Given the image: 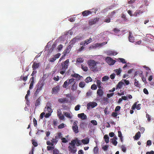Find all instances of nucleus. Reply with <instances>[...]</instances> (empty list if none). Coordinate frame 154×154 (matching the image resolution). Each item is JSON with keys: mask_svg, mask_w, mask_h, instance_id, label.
<instances>
[{"mask_svg": "<svg viewBox=\"0 0 154 154\" xmlns=\"http://www.w3.org/2000/svg\"><path fill=\"white\" fill-rule=\"evenodd\" d=\"M88 63L91 70L93 72L97 71L98 70L97 64H100L99 62H96L94 60H89L88 61Z\"/></svg>", "mask_w": 154, "mask_h": 154, "instance_id": "1", "label": "nucleus"}, {"mask_svg": "<svg viewBox=\"0 0 154 154\" xmlns=\"http://www.w3.org/2000/svg\"><path fill=\"white\" fill-rule=\"evenodd\" d=\"M69 59H67L63 63H61V67L60 69V73L61 74H63L66 72V69L68 68Z\"/></svg>", "mask_w": 154, "mask_h": 154, "instance_id": "2", "label": "nucleus"}, {"mask_svg": "<svg viewBox=\"0 0 154 154\" xmlns=\"http://www.w3.org/2000/svg\"><path fill=\"white\" fill-rule=\"evenodd\" d=\"M73 80H75V79L73 78H72L69 79H67L63 85L62 86L63 88H66L68 86L69 84H72Z\"/></svg>", "mask_w": 154, "mask_h": 154, "instance_id": "3", "label": "nucleus"}, {"mask_svg": "<svg viewBox=\"0 0 154 154\" xmlns=\"http://www.w3.org/2000/svg\"><path fill=\"white\" fill-rule=\"evenodd\" d=\"M72 130L75 134H77L79 132V127L76 122H73V125H72Z\"/></svg>", "mask_w": 154, "mask_h": 154, "instance_id": "4", "label": "nucleus"}, {"mask_svg": "<svg viewBox=\"0 0 154 154\" xmlns=\"http://www.w3.org/2000/svg\"><path fill=\"white\" fill-rule=\"evenodd\" d=\"M97 105V103L94 102H90L87 104V108L89 110L91 108H93Z\"/></svg>", "mask_w": 154, "mask_h": 154, "instance_id": "5", "label": "nucleus"}, {"mask_svg": "<svg viewBox=\"0 0 154 154\" xmlns=\"http://www.w3.org/2000/svg\"><path fill=\"white\" fill-rule=\"evenodd\" d=\"M106 60L107 63L109 65H113L115 63L116 61L113 60L111 58L107 57L106 58Z\"/></svg>", "mask_w": 154, "mask_h": 154, "instance_id": "6", "label": "nucleus"}, {"mask_svg": "<svg viewBox=\"0 0 154 154\" xmlns=\"http://www.w3.org/2000/svg\"><path fill=\"white\" fill-rule=\"evenodd\" d=\"M99 20V18L96 17L94 19H92L89 20V24L90 25H92L95 24Z\"/></svg>", "mask_w": 154, "mask_h": 154, "instance_id": "7", "label": "nucleus"}, {"mask_svg": "<svg viewBox=\"0 0 154 154\" xmlns=\"http://www.w3.org/2000/svg\"><path fill=\"white\" fill-rule=\"evenodd\" d=\"M68 149L70 153L73 154L75 153L77 151V148L75 146H69Z\"/></svg>", "mask_w": 154, "mask_h": 154, "instance_id": "8", "label": "nucleus"}, {"mask_svg": "<svg viewBox=\"0 0 154 154\" xmlns=\"http://www.w3.org/2000/svg\"><path fill=\"white\" fill-rule=\"evenodd\" d=\"M61 55L60 53H58L54 56L53 57L49 59V61L50 62H54L57 59L59 58Z\"/></svg>", "mask_w": 154, "mask_h": 154, "instance_id": "9", "label": "nucleus"}, {"mask_svg": "<svg viewBox=\"0 0 154 154\" xmlns=\"http://www.w3.org/2000/svg\"><path fill=\"white\" fill-rule=\"evenodd\" d=\"M46 109V111L48 112L51 113L52 112V109L51 108V106L50 105V103H47L46 107L45 108V109Z\"/></svg>", "mask_w": 154, "mask_h": 154, "instance_id": "10", "label": "nucleus"}, {"mask_svg": "<svg viewBox=\"0 0 154 154\" xmlns=\"http://www.w3.org/2000/svg\"><path fill=\"white\" fill-rule=\"evenodd\" d=\"M139 102L138 101L137 102H136L134 103L133 105L131 107V109L132 110H134L136 108L137 110H140V106L141 104L139 103L137 105V103Z\"/></svg>", "mask_w": 154, "mask_h": 154, "instance_id": "11", "label": "nucleus"}, {"mask_svg": "<svg viewBox=\"0 0 154 154\" xmlns=\"http://www.w3.org/2000/svg\"><path fill=\"white\" fill-rule=\"evenodd\" d=\"M80 39V37L78 38V37H76L75 38H73L71 42H69L70 45H73L75 43H76L78 41V40H79Z\"/></svg>", "mask_w": 154, "mask_h": 154, "instance_id": "12", "label": "nucleus"}, {"mask_svg": "<svg viewBox=\"0 0 154 154\" xmlns=\"http://www.w3.org/2000/svg\"><path fill=\"white\" fill-rule=\"evenodd\" d=\"M72 84L71 87V90L72 91H74L77 88V84L76 82L73 81V82H72Z\"/></svg>", "mask_w": 154, "mask_h": 154, "instance_id": "13", "label": "nucleus"}, {"mask_svg": "<svg viewBox=\"0 0 154 154\" xmlns=\"http://www.w3.org/2000/svg\"><path fill=\"white\" fill-rule=\"evenodd\" d=\"M60 90L59 87L57 85L55 87H54L52 89V94H56Z\"/></svg>", "mask_w": 154, "mask_h": 154, "instance_id": "14", "label": "nucleus"}, {"mask_svg": "<svg viewBox=\"0 0 154 154\" xmlns=\"http://www.w3.org/2000/svg\"><path fill=\"white\" fill-rule=\"evenodd\" d=\"M44 85V83L43 82H39L37 85L38 89L41 91L42 89V87Z\"/></svg>", "mask_w": 154, "mask_h": 154, "instance_id": "15", "label": "nucleus"}, {"mask_svg": "<svg viewBox=\"0 0 154 154\" xmlns=\"http://www.w3.org/2000/svg\"><path fill=\"white\" fill-rule=\"evenodd\" d=\"M71 48L72 46L71 45H69L67 47L66 49L64 51L63 53L64 55H65L69 53Z\"/></svg>", "mask_w": 154, "mask_h": 154, "instance_id": "16", "label": "nucleus"}, {"mask_svg": "<svg viewBox=\"0 0 154 154\" xmlns=\"http://www.w3.org/2000/svg\"><path fill=\"white\" fill-rule=\"evenodd\" d=\"M97 94L99 97H101L103 95L104 92L101 88H99L97 91Z\"/></svg>", "mask_w": 154, "mask_h": 154, "instance_id": "17", "label": "nucleus"}, {"mask_svg": "<svg viewBox=\"0 0 154 154\" xmlns=\"http://www.w3.org/2000/svg\"><path fill=\"white\" fill-rule=\"evenodd\" d=\"M128 40L129 41L131 42H134V38L132 35V33L131 32H129V36H128Z\"/></svg>", "mask_w": 154, "mask_h": 154, "instance_id": "18", "label": "nucleus"}, {"mask_svg": "<svg viewBox=\"0 0 154 154\" xmlns=\"http://www.w3.org/2000/svg\"><path fill=\"white\" fill-rule=\"evenodd\" d=\"M137 75H139V76L141 77L143 75V72L140 70L137 71L135 72V76Z\"/></svg>", "mask_w": 154, "mask_h": 154, "instance_id": "19", "label": "nucleus"}, {"mask_svg": "<svg viewBox=\"0 0 154 154\" xmlns=\"http://www.w3.org/2000/svg\"><path fill=\"white\" fill-rule=\"evenodd\" d=\"M30 80L31 82L29 85V89H31L33 88V85L34 84V77H32L30 78Z\"/></svg>", "mask_w": 154, "mask_h": 154, "instance_id": "20", "label": "nucleus"}, {"mask_svg": "<svg viewBox=\"0 0 154 154\" xmlns=\"http://www.w3.org/2000/svg\"><path fill=\"white\" fill-rule=\"evenodd\" d=\"M78 116L79 118H81L82 119H85L87 118V116L84 113L78 114Z\"/></svg>", "mask_w": 154, "mask_h": 154, "instance_id": "21", "label": "nucleus"}, {"mask_svg": "<svg viewBox=\"0 0 154 154\" xmlns=\"http://www.w3.org/2000/svg\"><path fill=\"white\" fill-rule=\"evenodd\" d=\"M141 136L140 132L139 131L136 133L135 136L133 137L134 140H137L139 139Z\"/></svg>", "mask_w": 154, "mask_h": 154, "instance_id": "22", "label": "nucleus"}, {"mask_svg": "<svg viewBox=\"0 0 154 154\" xmlns=\"http://www.w3.org/2000/svg\"><path fill=\"white\" fill-rule=\"evenodd\" d=\"M91 14L92 12L88 10L85 11L82 13V15L84 17H86Z\"/></svg>", "mask_w": 154, "mask_h": 154, "instance_id": "23", "label": "nucleus"}, {"mask_svg": "<svg viewBox=\"0 0 154 154\" xmlns=\"http://www.w3.org/2000/svg\"><path fill=\"white\" fill-rule=\"evenodd\" d=\"M39 66V63H37L35 62H34L33 64L32 65V68L34 70H35L37 69Z\"/></svg>", "mask_w": 154, "mask_h": 154, "instance_id": "24", "label": "nucleus"}, {"mask_svg": "<svg viewBox=\"0 0 154 154\" xmlns=\"http://www.w3.org/2000/svg\"><path fill=\"white\" fill-rule=\"evenodd\" d=\"M62 137V134L61 132H58L57 134V135L55 137L56 142H58L59 138H61Z\"/></svg>", "mask_w": 154, "mask_h": 154, "instance_id": "25", "label": "nucleus"}, {"mask_svg": "<svg viewBox=\"0 0 154 154\" xmlns=\"http://www.w3.org/2000/svg\"><path fill=\"white\" fill-rule=\"evenodd\" d=\"M144 11H143L141 10H137L134 13V15L135 16H137L138 15H140L141 14L143 13Z\"/></svg>", "mask_w": 154, "mask_h": 154, "instance_id": "26", "label": "nucleus"}, {"mask_svg": "<svg viewBox=\"0 0 154 154\" xmlns=\"http://www.w3.org/2000/svg\"><path fill=\"white\" fill-rule=\"evenodd\" d=\"M41 101V99L40 98V97H38V99L36 100L35 102V106L36 107L39 106L40 105Z\"/></svg>", "mask_w": 154, "mask_h": 154, "instance_id": "27", "label": "nucleus"}, {"mask_svg": "<svg viewBox=\"0 0 154 154\" xmlns=\"http://www.w3.org/2000/svg\"><path fill=\"white\" fill-rule=\"evenodd\" d=\"M57 116L58 117L60 120H64V117L63 114H62L61 112H57Z\"/></svg>", "mask_w": 154, "mask_h": 154, "instance_id": "28", "label": "nucleus"}, {"mask_svg": "<svg viewBox=\"0 0 154 154\" xmlns=\"http://www.w3.org/2000/svg\"><path fill=\"white\" fill-rule=\"evenodd\" d=\"M63 114L65 116L69 119H71L72 118V116H71L70 114L67 112H64Z\"/></svg>", "mask_w": 154, "mask_h": 154, "instance_id": "29", "label": "nucleus"}, {"mask_svg": "<svg viewBox=\"0 0 154 154\" xmlns=\"http://www.w3.org/2000/svg\"><path fill=\"white\" fill-rule=\"evenodd\" d=\"M71 76L75 78H79V79L82 76L79 75L78 73H75L73 74H72Z\"/></svg>", "mask_w": 154, "mask_h": 154, "instance_id": "30", "label": "nucleus"}, {"mask_svg": "<svg viewBox=\"0 0 154 154\" xmlns=\"http://www.w3.org/2000/svg\"><path fill=\"white\" fill-rule=\"evenodd\" d=\"M124 83L123 82H119L117 85L116 89H117L118 88H121L122 86V85Z\"/></svg>", "mask_w": 154, "mask_h": 154, "instance_id": "31", "label": "nucleus"}, {"mask_svg": "<svg viewBox=\"0 0 154 154\" xmlns=\"http://www.w3.org/2000/svg\"><path fill=\"white\" fill-rule=\"evenodd\" d=\"M82 142L84 144H87L89 142V140L88 138H86L85 139L82 140H81Z\"/></svg>", "mask_w": 154, "mask_h": 154, "instance_id": "32", "label": "nucleus"}, {"mask_svg": "<svg viewBox=\"0 0 154 154\" xmlns=\"http://www.w3.org/2000/svg\"><path fill=\"white\" fill-rule=\"evenodd\" d=\"M75 139L72 140L71 142H70L69 143V146H75Z\"/></svg>", "mask_w": 154, "mask_h": 154, "instance_id": "33", "label": "nucleus"}, {"mask_svg": "<svg viewBox=\"0 0 154 154\" xmlns=\"http://www.w3.org/2000/svg\"><path fill=\"white\" fill-rule=\"evenodd\" d=\"M107 53L110 56L116 55L117 54V53L116 52L111 51H109L107 52Z\"/></svg>", "mask_w": 154, "mask_h": 154, "instance_id": "34", "label": "nucleus"}, {"mask_svg": "<svg viewBox=\"0 0 154 154\" xmlns=\"http://www.w3.org/2000/svg\"><path fill=\"white\" fill-rule=\"evenodd\" d=\"M58 101L60 103H63L64 102H68V100L66 98H60L58 100Z\"/></svg>", "mask_w": 154, "mask_h": 154, "instance_id": "35", "label": "nucleus"}, {"mask_svg": "<svg viewBox=\"0 0 154 154\" xmlns=\"http://www.w3.org/2000/svg\"><path fill=\"white\" fill-rule=\"evenodd\" d=\"M75 142L76 146H80L82 144V143L81 142V141L80 140H79L78 138H76L75 139Z\"/></svg>", "mask_w": 154, "mask_h": 154, "instance_id": "36", "label": "nucleus"}, {"mask_svg": "<svg viewBox=\"0 0 154 154\" xmlns=\"http://www.w3.org/2000/svg\"><path fill=\"white\" fill-rule=\"evenodd\" d=\"M40 91L39 90V89H36V90L35 91L33 95L34 98L36 97H37L38 94H39V93L40 92Z\"/></svg>", "mask_w": 154, "mask_h": 154, "instance_id": "37", "label": "nucleus"}, {"mask_svg": "<svg viewBox=\"0 0 154 154\" xmlns=\"http://www.w3.org/2000/svg\"><path fill=\"white\" fill-rule=\"evenodd\" d=\"M92 80V79L89 76L87 77L85 80V81L88 83L91 82Z\"/></svg>", "mask_w": 154, "mask_h": 154, "instance_id": "38", "label": "nucleus"}, {"mask_svg": "<svg viewBox=\"0 0 154 154\" xmlns=\"http://www.w3.org/2000/svg\"><path fill=\"white\" fill-rule=\"evenodd\" d=\"M81 67L82 69L85 72H86L88 70V67L85 66H84L82 64L81 65Z\"/></svg>", "mask_w": 154, "mask_h": 154, "instance_id": "39", "label": "nucleus"}, {"mask_svg": "<svg viewBox=\"0 0 154 154\" xmlns=\"http://www.w3.org/2000/svg\"><path fill=\"white\" fill-rule=\"evenodd\" d=\"M103 138L106 143H107L109 142V137L107 135H105Z\"/></svg>", "mask_w": 154, "mask_h": 154, "instance_id": "40", "label": "nucleus"}, {"mask_svg": "<svg viewBox=\"0 0 154 154\" xmlns=\"http://www.w3.org/2000/svg\"><path fill=\"white\" fill-rule=\"evenodd\" d=\"M96 83H97V85L98 88H101V81H100V80H99V79L97 80V81H96Z\"/></svg>", "mask_w": 154, "mask_h": 154, "instance_id": "41", "label": "nucleus"}, {"mask_svg": "<svg viewBox=\"0 0 154 154\" xmlns=\"http://www.w3.org/2000/svg\"><path fill=\"white\" fill-rule=\"evenodd\" d=\"M29 76V75H27V76H21L20 77V79L23 80L24 82H25L28 79V77Z\"/></svg>", "mask_w": 154, "mask_h": 154, "instance_id": "42", "label": "nucleus"}, {"mask_svg": "<svg viewBox=\"0 0 154 154\" xmlns=\"http://www.w3.org/2000/svg\"><path fill=\"white\" fill-rule=\"evenodd\" d=\"M122 70L120 69H116L114 70V71L116 73L117 75H119L121 73Z\"/></svg>", "mask_w": 154, "mask_h": 154, "instance_id": "43", "label": "nucleus"}, {"mask_svg": "<svg viewBox=\"0 0 154 154\" xmlns=\"http://www.w3.org/2000/svg\"><path fill=\"white\" fill-rule=\"evenodd\" d=\"M85 85V83L84 82H80L79 83V86L81 88H83Z\"/></svg>", "mask_w": 154, "mask_h": 154, "instance_id": "44", "label": "nucleus"}, {"mask_svg": "<svg viewBox=\"0 0 154 154\" xmlns=\"http://www.w3.org/2000/svg\"><path fill=\"white\" fill-rule=\"evenodd\" d=\"M134 85L136 86H137V87H139L140 84L139 83L138 81H137L136 79H134Z\"/></svg>", "mask_w": 154, "mask_h": 154, "instance_id": "45", "label": "nucleus"}, {"mask_svg": "<svg viewBox=\"0 0 154 154\" xmlns=\"http://www.w3.org/2000/svg\"><path fill=\"white\" fill-rule=\"evenodd\" d=\"M92 39L91 38H90L89 39H87L85 41V42L86 43V45L92 42Z\"/></svg>", "mask_w": 154, "mask_h": 154, "instance_id": "46", "label": "nucleus"}, {"mask_svg": "<svg viewBox=\"0 0 154 154\" xmlns=\"http://www.w3.org/2000/svg\"><path fill=\"white\" fill-rule=\"evenodd\" d=\"M118 61H119L123 64H125L126 62L125 61V59L122 58H119L118 59Z\"/></svg>", "mask_w": 154, "mask_h": 154, "instance_id": "47", "label": "nucleus"}, {"mask_svg": "<svg viewBox=\"0 0 154 154\" xmlns=\"http://www.w3.org/2000/svg\"><path fill=\"white\" fill-rule=\"evenodd\" d=\"M84 60V59L82 58H78L77 59L76 61V62L77 63H82V62H83Z\"/></svg>", "mask_w": 154, "mask_h": 154, "instance_id": "48", "label": "nucleus"}, {"mask_svg": "<svg viewBox=\"0 0 154 154\" xmlns=\"http://www.w3.org/2000/svg\"><path fill=\"white\" fill-rule=\"evenodd\" d=\"M111 143L114 145V146H116L117 145V142L116 140H114L112 138L111 139Z\"/></svg>", "mask_w": 154, "mask_h": 154, "instance_id": "49", "label": "nucleus"}, {"mask_svg": "<svg viewBox=\"0 0 154 154\" xmlns=\"http://www.w3.org/2000/svg\"><path fill=\"white\" fill-rule=\"evenodd\" d=\"M111 19L109 17H106L104 20V22L109 23L110 22Z\"/></svg>", "mask_w": 154, "mask_h": 154, "instance_id": "50", "label": "nucleus"}, {"mask_svg": "<svg viewBox=\"0 0 154 154\" xmlns=\"http://www.w3.org/2000/svg\"><path fill=\"white\" fill-rule=\"evenodd\" d=\"M91 88L93 90H95L97 88V87L95 84L92 85L91 86Z\"/></svg>", "mask_w": 154, "mask_h": 154, "instance_id": "51", "label": "nucleus"}, {"mask_svg": "<svg viewBox=\"0 0 154 154\" xmlns=\"http://www.w3.org/2000/svg\"><path fill=\"white\" fill-rule=\"evenodd\" d=\"M109 79V77L107 76H105L103 77L102 78V81H105Z\"/></svg>", "mask_w": 154, "mask_h": 154, "instance_id": "52", "label": "nucleus"}, {"mask_svg": "<svg viewBox=\"0 0 154 154\" xmlns=\"http://www.w3.org/2000/svg\"><path fill=\"white\" fill-rule=\"evenodd\" d=\"M62 142L63 143H66L68 142V140L65 137H62L61 138Z\"/></svg>", "mask_w": 154, "mask_h": 154, "instance_id": "53", "label": "nucleus"}, {"mask_svg": "<svg viewBox=\"0 0 154 154\" xmlns=\"http://www.w3.org/2000/svg\"><path fill=\"white\" fill-rule=\"evenodd\" d=\"M64 127V125L63 123H62L58 126V128L59 129L63 128Z\"/></svg>", "mask_w": 154, "mask_h": 154, "instance_id": "54", "label": "nucleus"}, {"mask_svg": "<svg viewBox=\"0 0 154 154\" xmlns=\"http://www.w3.org/2000/svg\"><path fill=\"white\" fill-rule=\"evenodd\" d=\"M91 122L94 125H97V121L95 120H92L91 121Z\"/></svg>", "mask_w": 154, "mask_h": 154, "instance_id": "55", "label": "nucleus"}, {"mask_svg": "<svg viewBox=\"0 0 154 154\" xmlns=\"http://www.w3.org/2000/svg\"><path fill=\"white\" fill-rule=\"evenodd\" d=\"M53 154H60L58 150L55 149L53 151Z\"/></svg>", "mask_w": 154, "mask_h": 154, "instance_id": "56", "label": "nucleus"}, {"mask_svg": "<svg viewBox=\"0 0 154 154\" xmlns=\"http://www.w3.org/2000/svg\"><path fill=\"white\" fill-rule=\"evenodd\" d=\"M80 107V105H78L76 106L75 107V111H78L79 110Z\"/></svg>", "mask_w": 154, "mask_h": 154, "instance_id": "57", "label": "nucleus"}, {"mask_svg": "<svg viewBox=\"0 0 154 154\" xmlns=\"http://www.w3.org/2000/svg\"><path fill=\"white\" fill-rule=\"evenodd\" d=\"M32 143L34 146L36 147L38 146V143L36 142L34 140H32Z\"/></svg>", "mask_w": 154, "mask_h": 154, "instance_id": "58", "label": "nucleus"}, {"mask_svg": "<svg viewBox=\"0 0 154 154\" xmlns=\"http://www.w3.org/2000/svg\"><path fill=\"white\" fill-rule=\"evenodd\" d=\"M117 115V113L116 112H113L111 115L114 118L116 117Z\"/></svg>", "mask_w": 154, "mask_h": 154, "instance_id": "59", "label": "nucleus"}, {"mask_svg": "<svg viewBox=\"0 0 154 154\" xmlns=\"http://www.w3.org/2000/svg\"><path fill=\"white\" fill-rule=\"evenodd\" d=\"M62 106L64 110H66L69 109L68 106L65 105H62Z\"/></svg>", "mask_w": 154, "mask_h": 154, "instance_id": "60", "label": "nucleus"}, {"mask_svg": "<svg viewBox=\"0 0 154 154\" xmlns=\"http://www.w3.org/2000/svg\"><path fill=\"white\" fill-rule=\"evenodd\" d=\"M114 93H111L110 94H107L106 96L108 98H110L112 97L113 96Z\"/></svg>", "mask_w": 154, "mask_h": 154, "instance_id": "61", "label": "nucleus"}, {"mask_svg": "<svg viewBox=\"0 0 154 154\" xmlns=\"http://www.w3.org/2000/svg\"><path fill=\"white\" fill-rule=\"evenodd\" d=\"M121 109V107L119 106H117L115 110V111L116 112H117V111H119L120 110V109Z\"/></svg>", "mask_w": 154, "mask_h": 154, "instance_id": "62", "label": "nucleus"}, {"mask_svg": "<svg viewBox=\"0 0 154 154\" xmlns=\"http://www.w3.org/2000/svg\"><path fill=\"white\" fill-rule=\"evenodd\" d=\"M33 122L34 123V126H36L37 125V121L35 118L33 119Z\"/></svg>", "mask_w": 154, "mask_h": 154, "instance_id": "63", "label": "nucleus"}, {"mask_svg": "<svg viewBox=\"0 0 154 154\" xmlns=\"http://www.w3.org/2000/svg\"><path fill=\"white\" fill-rule=\"evenodd\" d=\"M113 31L115 33H118L120 32V30L117 29V28H115L113 29Z\"/></svg>", "mask_w": 154, "mask_h": 154, "instance_id": "64", "label": "nucleus"}]
</instances>
